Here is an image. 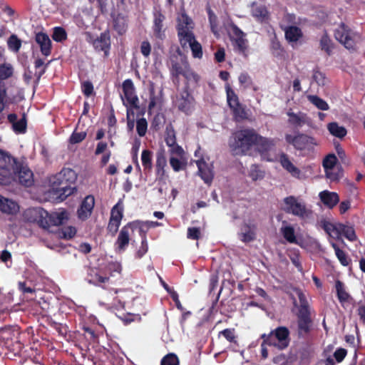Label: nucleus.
<instances>
[{"mask_svg":"<svg viewBox=\"0 0 365 365\" xmlns=\"http://www.w3.org/2000/svg\"><path fill=\"white\" fill-rule=\"evenodd\" d=\"M77 180L76 173L70 168H63L62 170L48 179V185L54 195L61 201L65 200L68 196L76 192L74 184Z\"/></svg>","mask_w":365,"mask_h":365,"instance_id":"obj_1","label":"nucleus"},{"mask_svg":"<svg viewBox=\"0 0 365 365\" xmlns=\"http://www.w3.org/2000/svg\"><path fill=\"white\" fill-rule=\"evenodd\" d=\"M294 291L299 299V304L293 299V305L297 308V334L299 339H306L313 329L311 307L303 292L300 289H295Z\"/></svg>","mask_w":365,"mask_h":365,"instance_id":"obj_2","label":"nucleus"},{"mask_svg":"<svg viewBox=\"0 0 365 365\" xmlns=\"http://www.w3.org/2000/svg\"><path fill=\"white\" fill-rule=\"evenodd\" d=\"M24 217L26 221L36 223L39 227L48 229L51 226L64 224L68 219V214L64 210L49 214L42 207H38L26 210Z\"/></svg>","mask_w":365,"mask_h":365,"instance_id":"obj_3","label":"nucleus"},{"mask_svg":"<svg viewBox=\"0 0 365 365\" xmlns=\"http://www.w3.org/2000/svg\"><path fill=\"white\" fill-rule=\"evenodd\" d=\"M257 133L253 128L236 131L230 138L229 145L235 155H245L257 140Z\"/></svg>","mask_w":365,"mask_h":365,"instance_id":"obj_4","label":"nucleus"},{"mask_svg":"<svg viewBox=\"0 0 365 365\" xmlns=\"http://www.w3.org/2000/svg\"><path fill=\"white\" fill-rule=\"evenodd\" d=\"M19 162L9 153L0 150V185L6 183Z\"/></svg>","mask_w":365,"mask_h":365,"instance_id":"obj_5","label":"nucleus"},{"mask_svg":"<svg viewBox=\"0 0 365 365\" xmlns=\"http://www.w3.org/2000/svg\"><path fill=\"white\" fill-rule=\"evenodd\" d=\"M284 138L288 144L298 150H310L317 144L314 138L304 133H298L295 135L286 134Z\"/></svg>","mask_w":365,"mask_h":365,"instance_id":"obj_6","label":"nucleus"},{"mask_svg":"<svg viewBox=\"0 0 365 365\" xmlns=\"http://www.w3.org/2000/svg\"><path fill=\"white\" fill-rule=\"evenodd\" d=\"M334 38L348 50H355V33L346 24L341 22L334 30Z\"/></svg>","mask_w":365,"mask_h":365,"instance_id":"obj_7","label":"nucleus"},{"mask_svg":"<svg viewBox=\"0 0 365 365\" xmlns=\"http://www.w3.org/2000/svg\"><path fill=\"white\" fill-rule=\"evenodd\" d=\"M227 102L233 116L237 120H245L247 118L245 108L240 102L239 97L234 90L231 88L229 84L225 86Z\"/></svg>","mask_w":365,"mask_h":365,"instance_id":"obj_8","label":"nucleus"},{"mask_svg":"<svg viewBox=\"0 0 365 365\" xmlns=\"http://www.w3.org/2000/svg\"><path fill=\"white\" fill-rule=\"evenodd\" d=\"M232 35L230 36L234 50L247 57V51L249 47L248 40L246 38V34L244 33L236 24L234 23L230 24Z\"/></svg>","mask_w":365,"mask_h":365,"instance_id":"obj_9","label":"nucleus"},{"mask_svg":"<svg viewBox=\"0 0 365 365\" xmlns=\"http://www.w3.org/2000/svg\"><path fill=\"white\" fill-rule=\"evenodd\" d=\"M195 104V100L191 94L189 83H185L179 96L177 97L176 106L180 111L190 115L194 109Z\"/></svg>","mask_w":365,"mask_h":365,"instance_id":"obj_10","label":"nucleus"},{"mask_svg":"<svg viewBox=\"0 0 365 365\" xmlns=\"http://www.w3.org/2000/svg\"><path fill=\"white\" fill-rule=\"evenodd\" d=\"M284 203L285 205L284 210L287 213L292 214L300 218L308 217L310 212L307 208L305 203L299 200L295 196L290 195L286 197L284 199Z\"/></svg>","mask_w":365,"mask_h":365,"instance_id":"obj_11","label":"nucleus"},{"mask_svg":"<svg viewBox=\"0 0 365 365\" xmlns=\"http://www.w3.org/2000/svg\"><path fill=\"white\" fill-rule=\"evenodd\" d=\"M13 175L18 179L19 182L27 187L34 183V173L27 166L18 163Z\"/></svg>","mask_w":365,"mask_h":365,"instance_id":"obj_12","label":"nucleus"},{"mask_svg":"<svg viewBox=\"0 0 365 365\" xmlns=\"http://www.w3.org/2000/svg\"><path fill=\"white\" fill-rule=\"evenodd\" d=\"M122 88L126 103L123 102L125 106L129 108H138V98L135 94L133 83L131 79H126L123 82Z\"/></svg>","mask_w":365,"mask_h":365,"instance_id":"obj_13","label":"nucleus"},{"mask_svg":"<svg viewBox=\"0 0 365 365\" xmlns=\"http://www.w3.org/2000/svg\"><path fill=\"white\" fill-rule=\"evenodd\" d=\"M170 73L171 78L173 83L178 86L180 83V76H182L190 64L186 59L181 58L179 61L177 56L170 58Z\"/></svg>","mask_w":365,"mask_h":365,"instance_id":"obj_14","label":"nucleus"},{"mask_svg":"<svg viewBox=\"0 0 365 365\" xmlns=\"http://www.w3.org/2000/svg\"><path fill=\"white\" fill-rule=\"evenodd\" d=\"M272 331L277 341V349L279 350L287 349L290 343L289 329L286 327L280 326Z\"/></svg>","mask_w":365,"mask_h":365,"instance_id":"obj_15","label":"nucleus"},{"mask_svg":"<svg viewBox=\"0 0 365 365\" xmlns=\"http://www.w3.org/2000/svg\"><path fill=\"white\" fill-rule=\"evenodd\" d=\"M275 145L274 139L263 137L257 133L255 146L262 157L267 155L275 147Z\"/></svg>","mask_w":365,"mask_h":365,"instance_id":"obj_16","label":"nucleus"},{"mask_svg":"<svg viewBox=\"0 0 365 365\" xmlns=\"http://www.w3.org/2000/svg\"><path fill=\"white\" fill-rule=\"evenodd\" d=\"M97 51H103L104 56L108 57L110 49V36L108 31L101 33L100 36L93 43Z\"/></svg>","mask_w":365,"mask_h":365,"instance_id":"obj_17","label":"nucleus"},{"mask_svg":"<svg viewBox=\"0 0 365 365\" xmlns=\"http://www.w3.org/2000/svg\"><path fill=\"white\" fill-rule=\"evenodd\" d=\"M94 205L95 198L93 195H87L81 202V204L77 210L78 217L83 220L88 218L92 213Z\"/></svg>","mask_w":365,"mask_h":365,"instance_id":"obj_18","label":"nucleus"},{"mask_svg":"<svg viewBox=\"0 0 365 365\" xmlns=\"http://www.w3.org/2000/svg\"><path fill=\"white\" fill-rule=\"evenodd\" d=\"M196 165L198 168V175L205 183L211 185L213 178L214 173L212 168L203 160H198L196 161Z\"/></svg>","mask_w":365,"mask_h":365,"instance_id":"obj_19","label":"nucleus"},{"mask_svg":"<svg viewBox=\"0 0 365 365\" xmlns=\"http://www.w3.org/2000/svg\"><path fill=\"white\" fill-rule=\"evenodd\" d=\"M257 226L253 223L244 222L240 227L239 237L245 243L252 242L256 238Z\"/></svg>","mask_w":365,"mask_h":365,"instance_id":"obj_20","label":"nucleus"},{"mask_svg":"<svg viewBox=\"0 0 365 365\" xmlns=\"http://www.w3.org/2000/svg\"><path fill=\"white\" fill-rule=\"evenodd\" d=\"M252 16L260 23H267L269 20V12L264 5L257 4V2L251 4Z\"/></svg>","mask_w":365,"mask_h":365,"instance_id":"obj_21","label":"nucleus"},{"mask_svg":"<svg viewBox=\"0 0 365 365\" xmlns=\"http://www.w3.org/2000/svg\"><path fill=\"white\" fill-rule=\"evenodd\" d=\"M35 41L40 46L41 53L45 56H48L51 53V41L49 36L43 33L38 32L36 34Z\"/></svg>","mask_w":365,"mask_h":365,"instance_id":"obj_22","label":"nucleus"},{"mask_svg":"<svg viewBox=\"0 0 365 365\" xmlns=\"http://www.w3.org/2000/svg\"><path fill=\"white\" fill-rule=\"evenodd\" d=\"M129 242V229L126 225L121 228L118 238L115 242V251L118 252H124L128 246Z\"/></svg>","mask_w":365,"mask_h":365,"instance_id":"obj_23","label":"nucleus"},{"mask_svg":"<svg viewBox=\"0 0 365 365\" xmlns=\"http://www.w3.org/2000/svg\"><path fill=\"white\" fill-rule=\"evenodd\" d=\"M319 199L323 205L329 208H334L339 202V196L335 192L323 190L319 194Z\"/></svg>","mask_w":365,"mask_h":365,"instance_id":"obj_24","label":"nucleus"},{"mask_svg":"<svg viewBox=\"0 0 365 365\" xmlns=\"http://www.w3.org/2000/svg\"><path fill=\"white\" fill-rule=\"evenodd\" d=\"M167 166V159L164 149H160L156 153L155 173L159 180H163L165 175V168Z\"/></svg>","mask_w":365,"mask_h":365,"instance_id":"obj_25","label":"nucleus"},{"mask_svg":"<svg viewBox=\"0 0 365 365\" xmlns=\"http://www.w3.org/2000/svg\"><path fill=\"white\" fill-rule=\"evenodd\" d=\"M128 16L121 13L113 16V29L118 35L122 36L126 33L128 26Z\"/></svg>","mask_w":365,"mask_h":365,"instance_id":"obj_26","label":"nucleus"},{"mask_svg":"<svg viewBox=\"0 0 365 365\" xmlns=\"http://www.w3.org/2000/svg\"><path fill=\"white\" fill-rule=\"evenodd\" d=\"M284 31L285 38L289 43H296L303 36L302 29L297 26H287Z\"/></svg>","mask_w":365,"mask_h":365,"instance_id":"obj_27","label":"nucleus"},{"mask_svg":"<svg viewBox=\"0 0 365 365\" xmlns=\"http://www.w3.org/2000/svg\"><path fill=\"white\" fill-rule=\"evenodd\" d=\"M279 162L284 169L289 173L293 177L299 178L301 171L289 160L286 153H282L279 156Z\"/></svg>","mask_w":365,"mask_h":365,"instance_id":"obj_28","label":"nucleus"},{"mask_svg":"<svg viewBox=\"0 0 365 365\" xmlns=\"http://www.w3.org/2000/svg\"><path fill=\"white\" fill-rule=\"evenodd\" d=\"M86 279L88 283L97 286H101L110 280L109 277L101 276L96 268L88 269Z\"/></svg>","mask_w":365,"mask_h":365,"instance_id":"obj_29","label":"nucleus"},{"mask_svg":"<svg viewBox=\"0 0 365 365\" xmlns=\"http://www.w3.org/2000/svg\"><path fill=\"white\" fill-rule=\"evenodd\" d=\"M335 289L338 300L341 304L350 302L353 299L349 293L346 291L345 284L339 279L335 282Z\"/></svg>","mask_w":365,"mask_h":365,"instance_id":"obj_30","label":"nucleus"},{"mask_svg":"<svg viewBox=\"0 0 365 365\" xmlns=\"http://www.w3.org/2000/svg\"><path fill=\"white\" fill-rule=\"evenodd\" d=\"M19 210V206L16 202L2 196V200L0 204L1 212L9 215H14L17 213Z\"/></svg>","mask_w":365,"mask_h":365,"instance_id":"obj_31","label":"nucleus"},{"mask_svg":"<svg viewBox=\"0 0 365 365\" xmlns=\"http://www.w3.org/2000/svg\"><path fill=\"white\" fill-rule=\"evenodd\" d=\"M337 163V158L334 154H329L323 160V167L324 168L326 176L331 180H336V176H330V170H331Z\"/></svg>","mask_w":365,"mask_h":365,"instance_id":"obj_32","label":"nucleus"},{"mask_svg":"<svg viewBox=\"0 0 365 365\" xmlns=\"http://www.w3.org/2000/svg\"><path fill=\"white\" fill-rule=\"evenodd\" d=\"M178 36L181 46L185 48L195 41L192 30L185 31L182 29L178 31Z\"/></svg>","mask_w":365,"mask_h":365,"instance_id":"obj_33","label":"nucleus"},{"mask_svg":"<svg viewBox=\"0 0 365 365\" xmlns=\"http://www.w3.org/2000/svg\"><path fill=\"white\" fill-rule=\"evenodd\" d=\"M287 114L289 116V123L295 127H302L307 123V115L306 113H299L297 114L294 112L289 111Z\"/></svg>","mask_w":365,"mask_h":365,"instance_id":"obj_34","label":"nucleus"},{"mask_svg":"<svg viewBox=\"0 0 365 365\" xmlns=\"http://www.w3.org/2000/svg\"><path fill=\"white\" fill-rule=\"evenodd\" d=\"M165 20V16L158 12V14H155L154 22H153V32L155 36L158 38H163L164 36V34L163 31V22Z\"/></svg>","mask_w":365,"mask_h":365,"instance_id":"obj_35","label":"nucleus"},{"mask_svg":"<svg viewBox=\"0 0 365 365\" xmlns=\"http://www.w3.org/2000/svg\"><path fill=\"white\" fill-rule=\"evenodd\" d=\"M207 12L208 15L210 30L216 37H218L220 36V31L218 18L210 8L207 9Z\"/></svg>","mask_w":365,"mask_h":365,"instance_id":"obj_36","label":"nucleus"},{"mask_svg":"<svg viewBox=\"0 0 365 365\" xmlns=\"http://www.w3.org/2000/svg\"><path fill=\"white\" fill-rule=\"evenodd\" d=\"M327 129L330 134L338 138H343L346 136L347 131L345 127L341 126L336 122H331L328 123Z\"/></svg>","mask_w":365,"mask_h":365,"instance_id":"obj_37","label":"nucleus"},{"mask_svg":"<svg viewBox=\"0 0 365 365\" xmlns=\"http://www.w3.org/2000/svg\"><path fill=\"white\" fill-rule=\"evenodd\" d=\"M153 153L150 150L145 149L141 153V162L145 173H150L153 168L152 162Z\"/></svg>","mask_w":365,"mask_h":365,"instance_id":"obj_38","label":"nucleus"},{"mask_svg":"<svg viewBox=\"0 0 365 365\" xmlns=\"http://www.w3.org/2000/svg\"><path fill=\"white\" fill-rule=\"evenodd\" d=\"M193 25L192 20L187 14H182L180 17L178 18L177 31H181L182 29L185 31L192 30Z\"/></svg>","mask_w":365,"mask_h":365,"instance_id":"obj_39","label":"nucleus"},{"mask_svg":"<svg viewBox=\"0 0 365 365\" xmlns=\"http://www.w3.org/2000/svg\"><path fill=\"white\" fill-rule=\"evenodd\" d=\"M319 44L322 51H325L328 56L331 55L332 49L334 48V43L327 32L321 37Z\"/></svg>","mask_w":365,"mask_h":365,"instance_id":"obj_40","label":"nucleus"},{"mask_svg":"<svg viewBox=\"0 0 365 365\" xmlns=\"http://www.w3.org/2000/svg\"><path fill=\"white\" fill-rule=\"evenodd\" d=\"M280 232L284 238L289 243L297 244V240L295 236L294 229L291 225L283 226L280 229Z\"/></svg>","mask_w":365,"mask_h":365,"instance_id":"obj_41","label":"nucleus"},{"mask_svg":"<svg viewBox=\"0 0 365 365\" xmlns=\"http://www.w3.org/2000/svg\"><path fill=\"white\" fill-rule=\"evenodd\" d=\"M331 245L334 250L335 255L341 264L345 267L348 266L351 262V259L349 258L346 253L344 250H341L336 243L331 242Z\"/></svg>","mask_w":365,"mask_h":365,"instance_id":"obj_42","label":"nucleus"},{"mask_svg":"<svg viewBox=\"0 0 365 365\" xmlns=\"http://www.w3.org/2000/svg\"><path fill=\"white\" fill-rule=\"evenodd\" d=\"M309 101L321 110H328L329 104L322 98L316 95H309L307 96Z\"/></svg>","mask_w":365,"mask_h":365,"instance_id":"obj_43","label":"nucleus"},{"mask_svg":"<svg viewBox=\"0 0 365 365\" xmlns=\"http://www.w3.org/2000/svg\"><path fill=\"white\" fill-rule=\"evenodd\" d=\"M340 235L342 234L349 241L354 242L356 240V235L353 227L339 224Z\"/></svg>","mask_w":365,"mask_h":365,"instance_id":"obj_44","label":"nucleus"},{"mask_svg":"<svg viewBox=\"0 0 365 365\" xmlns=\"http://www.w3.org/2000/svg\"><path fill=\"white\" fill-rule=\"evenodd\" d=\"M144 225H145V222L138 220L130 222L127 224L128 229H130L133 231L135 230H138L139 235L141 237L142 240L143 239V237H145V239H147L146 230L144 229Z\"/></svg>","mask_w":365,"mask_h":365,"instance_id":"obj_45","label":"nucleus"},{"mask_svg":"<svg viewBox=\"0 0 365 365\" xmlns=\"http://www.w3.org/2000/svg\"><path fill=\"white\" fill-rule=\"evenodd\" d=\"M249 176L253 181L262 180L264 178V171L260 169L259 165L253 164L250 167Z\"/></svg>","mask_w":365,"mask_h":365,"instance_id":"obj_46","label":"nucleus"},{"mask_svg":"<svg viewBox=\"0 0 365 365\" xmlns=\"http://www.w3.org/2000/svg\"><path fill=\"white\" fill-rule=\"evenodd\" d=\"M123 206L120 203H117L111 209L110 220H112L113 222H120L123 216Z\"/></svg>","mask_w":365,"mask_h":365,"instance_id":"obj_47","label":"nucleus"},{"mask_svg":"<svg viewBox=\"0 0 365 365\" xmlns=\"http://www.w3.org/2000/svg\"><path fill=\"white\" fill-rule=\"evenodd\" d=\"M7 45L9 49L14 52H18L21 47V41L16 35L12 34L8 38Z\"/></svg>","mask_w":365,"mask_h":365,"instance_id":"obj_48","label":"nucleus"},{"mask_svg":"<svg viewBox=\"0 0 365 365\" xmlns=\"http://www.w3.org/2000/svg\"><path fill=\"white\" fill-rule=\"evenodd\" d=\"M14 73L13 67L9 63L0 65V81L8 79L12 76Z\"/></svg>","mask_w":365,"mask_h":365,"instance_id":"obj_49","label":"nucleus"},{"mask_svg":"<svg viewBox=\"0 0 365 365\" xmlns=\"http://www.w3.org/2000/svg\"><path fill=\"white\" fill-rule=\"evenodd\" d=\"M324 230L327 234L334 238H339L340 236L339 224L336 226L332 223L327 222L324 225Z\"/></svg>","mask_w":365,"mask_h":365,"instance_id":"obj_50","label":"nucleus"},{"mask_svg":"<svg viewBox=\"0 0 365 365\" xmlns=\"http://www.w3.org/2000/svg\"><path fill=\"white\" fill-rule=\"evenodd\" d=\"M47 64H44L43 61L41 58H37L34 61V67L36 68V73L34 76L36 77L38 81L41 76L46 73Z\"/></svg>","mask_w":365,"mask_h":365,"instance_id":"obj_51","label":"nucleus"},{"mask_svg":"<svg viewBox=\"0 0 365 365\" xmlns=\"http://www.w3.org/2000/svg\"><path fill=\"white\" fill-rule=\"evenodd\" d=\"M178 356L174 353H169L164 356L160 361V365H179Z\"/></svg>","mask_w":365,"mask_h":365,"instance_id":"obj_52","label":"nucleus"},{"mask_svg":"<svg viewBox=\"0 0 365 365\" xmlns=\"http://www.w3.org/2000/svg\"><path fill=\"white\" fill-rule=\"evenodd\" d=\"M27 122L25 114L12 125L13 130L16 133H24L26 131Z\"/></svg>","mask_w":365,"mask_h":365,"instance_id":"obj_53","label":"nucleus"},{"mask_svg":"<svg viewBox=\"0 0 365 365\" xmlns=\"http://www.w3.org/2000/svg\"><path fill=\"white\" fill-rule=\"evenodd\" d=\"M165 141L168 147L174 145L177 143L175 131L172 126L166 128Z\"/></svg>","mask_w":365,"mask_h":365,"instance_id":"obj_54","label":"nucleus"},{"mask_svg":"<svg viewBox=\"0 0 365 365\" xmlns=\"http://www.w3.org/2000/svg\"><path fill=\"white\" fill-rule=\"evenodd\" d=\"M192 51L193 58H202L203 56L202 48L201 44L197 41H194L191 44L188 46Z\"/></svg>","mask_w":365,"mask_h":365,"instance_id":"obj_55","label":"nucleus"},{"mask_svg":"<svg viewBox=\"0 0 365 365\" xmlns=\"http://www.w3.org/2000/svg\"><path fill=\"white\" fill-rule=\"evenodd\" d=\"M53 39L56 42H62L67 38L66 30L60 26L55 27L52 35Z\"/></svg>","mask_w":365,"mask_h":365,"instance_id":"obj_56","label":"nucleus"},{"mask_svg":"<svg viewBox=\"0 0 365 365\" xmlns=\"http://www.w3.org/2000/svg\"><path fill=\"white\" fill-rule=\"evenodd\" d=\"M170 165L175 172H179L182 170H185L187 166L185 161L180 160L175 157L170 158Z\"/></svg>","mask_w":365,"mask_h":365,"instance_id":"obj_57","label":"nucleus"},{"mask_svg":"<svg viewBox=\"0 0 365 365\" xmlns=\"http://www.w3.org/2000/svg\"><path fill=\"white\" fill-rule=\"evenodd\" d=\"M106 269L111 276H114L115 274H120L123 267L118 262H110L108 263Z\"/></svg>","mask_w":365,"mask_h":365,"instance_id":"obj_58","label":"nucleus"},{"mask_svg":"<svg viewBox=\"0 0 365 365\" xmlns=\"http://www.w3.org/2000/svg\"><path fill=\"white\" fill-rule=\"evenodd\" d=\"M261 339H263L262 343L264 344L265 345L277 348V341L275 339L274 334H272V331H271L268 334H262Z\"/></svg>","mask_w":365,"mask_h":365,"instance_id":"obj_59","label":"nucleus"},{"mask_svg":"<svg viewBox=\"0 0 365 365\" xmlns=\"http://www.w3.org/2000/svg\"><path fill=\"white\" fill-rule=\"evenodd\" d=\"M148 128V123L145 118H141L136 122V130L139 136L143 137Z\"/></svg>","mask_w":365,"mask_h":365,"instance_id":"obj_60","label":"nucleus"},{"mask_svg":"<svg viewBox=\"0 0 365 365\" xmlns=\"http://www.w3.org/2000/svg\"><path fill=\"white\" fill-rule=\"evenodd\" d=\"M182 76L187 80V82L192 81L195 83H197L200 81V76L196 73L192 71L190 65L188 67H187L186 70L182 74Z\"/></svg>","mask_w":365,"mask_h":365,"instance_id":"obj_61","label":"nucleus"},{"mask_svg":"<svg viewBox=\"0 0 365 365\" xmlns=\"http://www.w3.org/2000/svg\"><path fill=\"white\" fill-rule=\"evenodd\" d=\"M220 335H222L230 343H237L235 329H225L219 332V336Z\"/></svg>","mask_w":365,"mask_h":365,"instance_id":"obj_62","label":"nucleus"},{"mask_svg":"<svg viewBox=\"0 0 365 365\" xmlns=\"http://www.w3.org/2000/svg\"><path fill=\"white\" fill-rule=\"evenodd\" d=\"M86 137V133L84 131L76 132L74 131L70 138L69 142L71 144H76L82 142Z\"/></svg>","mask_w":365,"mask_h":365,"instance_id":"obj_63","label":"nucleus"},{"mask_svg":"<svg viewBox=\"0 0 365 365\" xmlns=\"http://www.w3.org/2000/svg\"><path fill=\"white\" fill-rule=\"evenodd\" d=\"M81 90L85 96L89 97L93 93V85L89 81H83L81 83Z\"/></svg>","mask_w":365,"mask_h":365,"instance_id":"obj_64","label":"nucleus"}]
</instances>
